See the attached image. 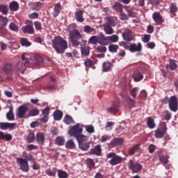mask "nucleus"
Wrapping results in <instances>:
<instances>
[{"label": "nucleus", "instance_id": "nucleus-43", "mask_svg": "<svg viewBox=\"0 0 178 178\" xmlns=\"http://www.w3.org/2000/svg\"><path fill=\"white\" fill-rule=\"evenodd\" d=\"M118 49H119V46L118 44H110L108 46V51H110L113 54H116Z\"/></svg>", "mask_w": 178, "mask_h": 178}, {"label": "nucleus", "instance_id": "nucleus-36", "mask_svg": "<svg viewBox=\"0 0 178 178\" xmlns=\"http://www.w3.org/2000/svg\"><path fill=\"white\" fill-rule=\"evenodd\" d=\"M89 44H92L93 45H97L99 44V38L97 35L91 36L88 40Z\"/></svg>", "mask_w": 178, "mask_h": 178}, {"label": "nucleus", "instance_id": "nucleus-17", "mask_svg": "<svg viewBox=\"0 0 178 178\" xmlns=\"http://www.w3.org/2000/svg\"><path fill=\"white\" fill-rule=\"evenodd\" d=\"M34 59L35 60L34 63L35 67H40L44 63V58L38 54L34 56Z\"/></svg>", "mask_w": 178, "mask_h": 178}, {"label": "nucleus", "instance_id": "nucleus-52", "mask_svg": "<svg viewBox=\"0 0 178 178\" xmlns=\"http://www.w3.org/2000/svg\"><path fill=\"white\" fill-rule=\"evenodd\" d=\"M118 41H119V36H118L117 35L108 36V44L110 42H118Z\"/></svg>", "mask_w": 178, "mask_h": 178}, {"label": "nucleus", "instance_id": "nucleus-59", "mask_svg": "<svg viewBox=\"0 0 178 178\" xmlns=\"http://www.w3.org/2000/svg\"><path fill=\"white\" fill-rule=\"evenodd\" d=\"M138 91V88H134L131 90L130 94H131V97H133V98H136V97H137Z\"/></svg>", "mask_w": 178, "mask_h": 178}, {"label": "nucleus", "instance_id": "nucleus-50", "mask_svg": "<svg viewBox=\"0 0 178 178\" xmlns=\"http://www.w3.org/2000/svg\"><path fill=\"white\" fill-rule=\"evenodd\" d=\"M83 31L87 34H90V33L95 31V29L91 27L90 26L86 25L83 27Z\"/></svg>", "mask_w": 178, "mask_h": 178}, {"label": "nucleus", "instance_id": "nucleus-35", "mask_svg": "<svg viewBox=\"0 0 178 178\" xmlns=\"http://www.w3.org/2000/svg\"><path fill=\"white\" fill-rule=\"evenodd\" d=\"M113 10H115V12H120V13H122V12H123V6L120 4V3L116 2L113 5Z\"/></svg>", "mask_w": 178, "mask_h": 178}, {"label": "nucleus", "instance_id": "nucleus-23", "mask_svg": "<svg viewBox=\"0 0 178 178\" xmlns=\"http://www.w3.org/2000/svg\"><path fill=\"white\" fill-rule=\"evenodd\" d=\"M8 23H9V19L0 15V30H3L8 26Z\"/></svg>", "mask_w": 178, "mask_h": 178}, {"label": "nucleus", "instance_id": "nucleus-3", "mask_svg": "<svg viewBox=\"0 0 178 178\" xmlns=\"http://www.w3.org/2000/svg\"><path fill=\"white\" fill-rule=\"evenodd\" d=\"M168 102L169 108L172 112H176L178 111V100L176 96H172L170 99L168 97L163 98L161 101V105H166Z\"/></svg>", "mask_w": 178, "mask_h": 178}, {"label": "nucleus", "instance_id": "nucleus-5", "mask_svg": "<svg viewBox=\"0 0 178 178\" xmlns=\"http://www.w3.org/2000/svg\"><path fill=\"white\" fill-rule=\"evenodd\" d=\"M107 158H111V159L108 161L110 165L112 166H116V165H119V163H122V161H123V158L122 156L116 154V153L111 152L107 154Z\"/></svg>", "mask_w": 178, "mask_h": 178}, {"label": "nucleus", "instance_id": "nucleus-22", "mask_svg": "<svg viewBox=\"0 0 178 178\" xmlns=\"http://www.w3.org/2000/svg\"><path fill=\"white\" fill-rule=\"evenodd\" d=\"M166 69H170V70L175 71L177 69V64L176 61L172 58L169 60V64L166 65Z\"/></svg>", "mask_w": 178, "mask_h": 178}, {"label": "nucleus", "instance_id": "nucleus-53", "mask_svg": "<svg viewBox=\"0 0 178 178\" xmlns=\"http://www.w3.org/2000/svg\"><path fill=\"white\" fill-rule=\"evenodd\" d=\"M35 140V135H34V133L31 132L28 136H27V141L28 143H34V140Z\"/></svg>", "mask_w": 178, "mask_h": 178}, {"label": "nucleus", "instance_id": "nucleus-26", "mask_svg": "<svg viewBox=\"0 0 178 178\" xmlns=\"http://www.w3.org/2000/svg\"><path fill=\"white\" fill-rule=\"evenodd\" d=\"M106 22H108V24L115 27L118 24V18L115 17H106Z\"/></svg>", "mask_w": 178, "mask_h": 178}, {"label": "nucleus", "instance_id": "nucleus-55", "mask_svg": "<svg viewBox=\"0 0 178 178\" xmlns=\"http://www.w3.org/2000/svg\"><path fill=\"white\" fill-rule=\"evenodd\" d=\"M86 163H87L88 168H90V169H91V168H94V166H95V163L94 162V159H88L86 160Z\"/></svg>", "mask_w": 178, "mask_h": 178}, {"label": "nucleus", "instance_id": "nucleus-12", "mask_svg": "<svg viewBox=\"0 0 178 178\" xmlns=\"http://www.w3.org/2000/svg\"><path fill=\"white\" fill-rule=\"evenodd\" d=\"M165 134H166V125L156 129L154 136L156 138H162Z\"/></svg>", "mask_w": 178, "mask_h": 178}, {"label": "nucleus", "instance_id": "nucleus-9", "mask_svg": "<svg viewBox=\"0 0 178 178\" xmlns=\"http://www.w3.org/2000/svg\"><path fill=\"white\" fill-rule=\"evenodd\" d=\"M129 168L132 171L133 173H138L141 169H143V165L138 163H134L133 160H129Z\"/></svg>", "mask_w": 178, "mask_h": 178}, {"label": "nucleus", "instance_id": "nucleus-29", "mask_svg": "<svg viewBox=\"0 0 178 178\" xmlns=\"http://www.w3.org/2000/svg\"><path fill=\"white\" fill-rule=\"evenodd\" d=\"M170 13L172 15V16H176V12L178 10L177 4L176 3H172L170 4Z\"/></svg>", "mask_w": 178, "mask_h": 178}, {"label": "nucleus", "instance_id": "nucleus-54", "mask_svg": "<svg viewBox=\"0 0 178 178\" xmlns=\"http://www.w3.org/2000/svg\"><path fill=\"white\" fill-rule=\"evenodd\" d=\"M20 42L22 47H30L31 45V43L27 40V38H22Z\"/></svg>", "mask_w": 178, "mask_h": 178}, {"label": "nucleus", "instance_id": "nucleus-30", "mask_svg": "<svg viewBox=\"0 0 178 178\" xmlns=\"http://www.w3.org/2000/svg\"><path fill=\"white\" fill-rule=\"evenodd\" d=\"M10 10L13 12H17L19 10V3L17 1H12L9 5Z\"/></svg>", "mask_w": 178, "mask_h": 178}, {"label": "nucleus", "instance_id": "nucleus-16", "mask_svg": "<svg viewBox=\"0 0 178 178\" xmlns=\"http://www.w3.org/2000/svg\"><path fill=\"white\" fill-rule=\"evenodd\" d=\"M15 126H16V124L15 123L0 122V129L1 130H8V129L13 130V129H15Z\"/></svg>", "mask_w": 178, "mask_h": 178}, {"label": "nucleus", "instance_id": "nucleus-51", "mask_svg": "<svg viewBox=\"0 0 178 178\" xmlns=\"http://www.w3.org/2000/svg\"><path fill=\"white\" fill-rule=\"evenodd\" d=\"M65 147L68 149H74V148L75 147L74 142L72 140H70L67 141V143L65 144Z\"/></svg>", "mask_w": 178, "mask_h": 178}, {"label": "nucleus", "instance_id": "nucleus-7", "mask_svg": "<svg viewBox=\"0 0 178 178\" xmlns=\"http://www.w3.org/2000/svg\"><path fill=\"white\" fill-rule=\"evenodd\" d=\"M79 143V148L82 151H88L90 149V142H88V137L81 138V140H77Z\"/></svg>", "mask_w": 178, "mask_h": 178}, {"label": "nucleus", "instance_id": "nucleus-21", "mask_svg": "<svg viewBox=\"0 0 178 178\" xmlns=\"http://www.w3.org/2000/svg\"><path fill=\"white\" fill-rule=\"evenodd\" d=\"M36 140L40 145H44V143L45 141V136H44V134L38 132L36 134Z\"/></svg>", "mask_w": 178, "mask_h": 178}, {"label": "nucleus", "instance_id": "nucleus-1", "mask_svg": "<svg viewBox=\"0 0 178 178\" xmlns=\"http://www.w3.org/2000/svg\"><path fill=\"white\" fill-rule=\"evenodd\" d=\"M52 47L57 54H63L67 49V42L60 36H56L52 41Z\"/></svg>", "mask_w": 178, "mask_h": 178}, {"label": "nucleus", "instance_id": "nucleus-2", "mask_svg": "<svg viewBox=\"0 0 178 178\" xmlns=\"http://www.w3.org/2000/svg\"><path fill=\"white\" fill-rule=\"evenodd\" d=\"M68 134L71 137H75L77 141L81 138H86V136L83 135V125H80V124H76L71 127L68 131Z\"/></svg>", "mask_w": 178, "mask_h": 178}, {"label": "nucleus", "instance_id": "nucleus-61", "mask_svg": "<svg viewBox=\"0 0 178 178\" xmlns=\"http://www.w3.org/2000/svg\"><path fill=\"white\" fill-rule=\"evenodd\" d=\"M34 24H35V28L37 30H42V24H41V22H40L38 21V22H35Z\"/></svg>", "mask_w": 178, "mask_h": 178}, {"label": "nucleus", "instance_id": "nucleus-31", "mask_svg": "<svg viewBox=\"0 0 178 178\" xmlns=\"http://www.w3.org/2000/svg\"><path fill=\"white\" fill-rule=\"evenodd\" d=\"M63 118V113L60 110H56L54 113V120H60Z\"/></svg>", "mask_w": 178, "mask_h": 178}, {"label": "nucleus", "instance_id": "nucleus-33", "mask_svg": "<svg viewBox=\"0 0 178 178\" xmlns=\"http://www.w3.org/2000/svg\"><path fill=\"white\" fill-rule=\"evenodd\" d=\"M144 76H143V74H141V72L140 71L137 70L134 72V80L136 81H141Z\"/></svg>", "mask_w": 178, "mask_h": 178}, {"label": "nucleus", "instance_id": "nucleus-6", "mask_svg": "<svg viewBox=\"0 0 178 178\" xmlns=\"http://www.w3.org/2000/svg\"><path fill=\"white\" fill-rule=\"evenodd\" d=\"M123 48H124L126 50L129 49V51L132 53L141 52V51H143V46L140 42L138 43V45L136 43L129 45V42H127Z\"/></svg>", "mask_w": 178, "mask_h": 178}, {"label": "nucleus", "instance_id": "nucleus-15", "mask_svg": "<svg viewBox=\"0 0 178 178\" xmlns=\"http://www.w3.org/2000/svg\"><path fill=\"white\" fill-rule=\"evenodd\" d=\"M152 19L156 24H162L163 23V17L160 13L156 12L152 14Z\"/></svg>", "mask_w": 178, "mask_h": 178}, {"label": "nucleus", "instance_id": "nucleus-4", "mask_svg": "<svg viewBox=\"0 0 178 178\" xmlns=\"http://www.w3.org/2000/svg\"><path fill=\"white\" fill-rule=\"evenodd\" d=\"M70 38L72 42V47H79L80 45V42L79 40L83 38V35L80 34V32L77 29H73L70 32Z\"/></svg>", "mask_w": 178, "mask_h": 178}, {"label": "nucleus", "instance_id": "nucleus-56", "mask_svg": "<svg viewBox=\"0 0 178 178\" xmlns=\"http://www.w3.org/2000/svg\"><path fill=\"white\" fill-rule=\"evenodd\" d=\"M9 29L10 30H12V31H19V27L13 22H11L9 24Z\"/></svg>", "mask_w": 178, "mask_h": 178}, {"label": "nucleus", "instance_id": "nucleus-47", "mask_svg": "<svg viewBox=\"0 0 178 178\" xmlns=\"http://www.w3.org/2000/svg\"><path fill=\"white\" fill-rule=\"evenodd\" d=\"M6 118L8 120L12 121L15 120V114L13 113V109L10 108L9 112L6 114Z\"/></svg>", "mask_w": 178, "mask_h": 178}, {"label": "nucleus", "instance_id": "nucleus-42", "mask_svg": "<svg viewBox=\"0 0 178 178\" xmlns=\"http://www.w3.org/2000/svg\"><path fill=\"white\" fill-rule=\"evenodd\" d=\"M168 159H169V156L168 155H161L159 156L160 162H162V163H164V165L169 163Z\"/></svg>", "mask_w": 178, "mask_h": 178}, {"label": "nucleus", "instance_id": "nucleus-60", "mask_svg": "<svg viewBox=\"0 0 178 178\" xmlns=\"http://www.w3.org/2000/svg\"><path fill=\"white\" fill-rule=\"evenodd\" d=\"M49 107H46L44 109L42 110V113L44 116H49V111H50Z\"/></svg>", "mask_w": 178, "mask_h": 178}, {"label": "nucleus", "instance_id": "nucleus-28", "mask_svg": "<svg viewBox=\"0 0 178 178\" xmlns=\"http://www.w3.org/2000/svg\"><path fill=\"white\" fill-rule=\"evenodd\" d=\"M13 137L10 134H5V133L0 131V140H5V141H11Z\"/></svg>", "mask_w": 178, "mask_h": 178}, {"label": "nucleus", "instance_id": "nucleus-20", "mask_svg": "<svg viewBox=\"0 0 178 178\" xmlns=\"http://www.w3.org/2000/svg\"><path fill=\"white\" fill-rule=\"evenodd\" d=\"M99 44L100 45H108L109 44L108 36H105V35H100L99 36Z\"/></svg>", "mask_w": 178, "mask_h": 178}, {"label": "nucleus", "instance_id": "nucleus-10", "mask_svg": "<svg viewBox=\"0 0 178 178\" xmlns=\"http://www.w3.org/2000/svg\"><path fill=\"white\" fill-rule=\"evenodd\" d=\"M17 162L20 164V170H22V172H29L30 170L29 161H27V160L22 158H17Z\"/></svg>", "mask_w": 178, "mask_h": 178}, {"label": "nucleus", "instance_id": "nucleus-57", "mask_svg": "<svg viewBox=\"0 0 178 178\" xmlns=\"http://www.w3.org/2000/svg\"><path fill=\"white\" fill-rule=\"evenodd\" d=\"M115 124V122H108L106 124L105 129L107 130V131H111L112 130V126Z\"/></svg>", "mask_w": 178, "mask_h": 178}, {"label": "nucleus", "instance_id": "nucleus-34", "mask_svg": "<svg viewBox=\"0 0 178 178\" xmlns=\"http://www.w3.org/2000/svg\"><path fill=\"white\" fill-rule=\"evenodd\" d=\"M38 115H40V110H38V108H33L32 110L29 111L27 114V118L38 116Z\"/></svg>", "mask_w": 178, "mask_h": 178}, {"label": "nucleus", "instance_id": "nucleus-37", "mask_svg": "<svg viewBox=\"0 0 178 178\" xmlns=\"http://www.w3.org/2000/svg\"><path fill=\"white\" fill-rule=\"evenodd\" d=\"M112 63L110 62H104L103 63V72H111L112 70Z\"/></svg>", "mask_w": 178, "mask_h": 178}, {"label": "nucleus", "instance_id": "nucleus-8", "mask_svg": "<svg viewBox=\"0 0 178 178\" xmlns=\"http://www.w3.org/2000/svg\"><path fill=\"white\" fill-rule=\"evenodd\" d=\"M29 107L24 105L19 106L18 107V113L17 114V118H19V119H27V115L26 116V113L29 112Z\"/></svg>", "mask_w": 178, "mask_h": 178}, {"label": "nucleus", "instance_id": "nucleus-49", "mask_svg": "<svg viewBox=\"0 0 178 178\" xmlns=\"http://www.w3.org/2000/svg\"><path fill=\"white\" fill-rule=\"evenodd\" d=\"M147 124L149 129H155V122L152 118L147 119Z\"/></svg>", "mask_w": 178, "mask_h": 178}, {"label": "nucleus", "instance_id": "nucleus-25", "mask_svg": "<svg viewBox=\"0 0 178 178\" xmlns=\"http://www.w3.org/2000/svg\"><path fill=\"white\" fill-rule=\"evenodd\" d=\"M119 111V103H113V105L108 108V113H116Z\"/></svg>", "mask_w": 178, "mask_h": 178}, {"label": "nucleus", "instance_id": "nucleus-19", "mask_svg": "<svg viewBox=\"0 0 178 178\" xmlns=\"http://www.w3.org/2000/svg\"><path fill=\"white\" fill-rule=\"evenodd\" d=\"M22 30L25 34H34V27L33 26V24L26 25L22 27Z\"/></svg>", "mask_w": 178, "mask_h": 178}, {"label": "nucleus", "instance_id": "nucleus-38", "mask_svg": "<svg viewBox=\"0 0 178 178\" xmlns=\"http://www.w3.org/2000/svg\"><path fill=\"white\" fill-rule=\"evenodd\" d=\"M59 13H60V3H58L55 5L54 9V17H57V16L59 15Z\"/></svg>", "mask_w": 178, "mask_h": 178}, {"label": "nucleus", "instance_id": "nucleus-64", "mask_svg": "<svg viewBox=\"0 0 178 178\" xmlns=\"http://www.w3.org/2000/svg\"><path fill=\"white\" fill-rule=\"evenodd\" d=\"M98 52H106V47L105 46H99L97 48Z\"/></svg>", "mask_w": 178, "mask_h": 178}, {"label": "nucleus", "instance_id": "nucleus-18", "mask_svg": "<svg viewBox=\"0 0 178 178\" xmlns=\"http://www.w3.org/2000/svg\"><path fill=\"white\" fill-rule=\"evenodd\" d=\"M84 14V11L80 10L75 13V20L78 22V23H83L84 22V17L83 15Z\"/></svg>", "mask_w": 178, "mask_h": 178}, {"label": "nucleus", "instance_id": "nucleus-27", "mask_svg": "<svg viewBox=\"0 0 178 178\" xmlns=\"http://www.w3.org/2000/svg\"><path fill=\"white\" fill-rule=\"evenodd\" d=\"M17 69L18 72H19V73H22V74H23V73L26 72V63L19 62L17 64Z\"/></svg>", "mask_w": 178, "mask_h": 178}, {"label": "nucleus", "instance_id": "nucleus-11", "mask_svg": "<svg viewBox=\"0 0 178 178\" xmlns=\"http://www.w3.org/2000/svg\"><path fill=\"white\" fill-rule=\"evenodd\" d=\"M121 97H122V98H127V104L129 109H132V108L136 106V101L129 97H127V92L124 91L122 93H121Z\"/></svg>", "mask_w": 178, "mask_h": 178}, {"label": "nucleus", "instance_id": "nucleus-63", "mask_svg": "<svg viewBox=\"0 0 178 178\" xmlns=\"http://www.w3.org/2000/svg\"><path fill=\"white\" fill-rule=\"evenodd\" d=\"M127 12L128 13L129 17H136V13L133 11V10L129 9L127 10Z\"/></svg>", "mask_w": 178, "mask_h": 178}, {"label": "nucleus", "instance_id": "nucleus-48", "mask_svg": "<svg viewBox=\"0 0 178 178\" xmlns=\"http://www.w3.org/2000/svg\"><path fill=\"white\" fill-rule=\"evenodd\" d=\"M0 12H1L3 15H8V12H9L8 6L0 4Z\"/></svg>", "mask_w": 178, "mask_h": 178}, {"label": "nucleus", "instance_id": "nucleus-46", "mask_svg": "<svg viewBox=\"0 0 178 178\" xmlns=\"http://www.w3.org/2000/svg\"><path fill=\"white\" fill-rule=\"evenodd\" d=\"M56 144L59 147L65 145V138L62 136H58L56 138Z\"/></svg>", "mask_w": 178, "mask_h": 178}, {"label": "nucleus", "instance_id": "nucleus-40", "mask_svg": "<svg viewBox=\"0 0 178 178\" xmlns=\"http://www.w3.org/2000/svg\"><path fill=\"white\" fill-rule=\"evenodd\" d=\"M104 27V31L106 34H108V35L113 34V29H112V26H111L109 24H105Z\"/></svg>", "mask_w": 178, "mask_h": 178}, {"label": "nucleus", "instance_id": "nucleus-13", "mask_svg": "<svg viewBox=\"0 0 178 178\" xmlns=\"http://www.w3.org/2000/svg\"><path fill=\"white\" fill-rule=\"evenodd\" d=\"M123 143H124V139L122 138H114L110 143V147L115 148V147L122 145Z\"/></svg>", "mask_w": 178, "mask_h": 178}, {"label": "nucleus", "instance_id": "nucleus-62", "mask_svg": "<svg viewBox=\"0 0 178 178\" xmlns=\"http://www.w3.org/2000/svg\"><path fill=\"white\" fill-rule=\"evenodd\" d=\"M149 2L152 6H158L161 3V0H149Z\"/></svg>", "mask_w": 178, "mask_h": 178}, {"label": "nucleus", "instance_id": "nucleus-44", "mask_svg": "<svg viewBox=\"0 0 178 178\" xmlns=\"http://www.w3.org/2000/svg\"><path fill=\"white\" fill-rule=\"evenodd\" d=\"M81 54L83 56H88L90 55V48L88 47H83L81 48Z\"/></svg>", "mask_w": 178, "mask_h": 178}, {"label": "nucleus", "instance_id": "nucleus-39", "mask_svg": "<svg viewBox=\"0 0 178 178\" xmlns=\"http://www.w3.org/2000/svg\"><path fill=\"white\" fill-rule=\"evenodd\" d=\"M3 72L6 74H10L12 73L13 70H12V65L10 64H6L3 67Z\"/></svg>", "mask_w": 178, "mask_h": 178}, {"label": "nucleus", "instance_id": "nucleus-58", "mask_svg": "<svg viewBox=\"0 0 178 178\" xmlns=\"http://www.w3.org/2000/svg\"><path fill=\"white\" fill-rule=\"evenodd\" d=\"M86 131L89 133L90 134L92 133H95V129H94V126L92 125H89L86 127Z\"/></svg>", "mask_w": 178, "mask_h": 178}, {"label": "nucleus", "instance_id": "nucleus-41", "mask_svg": "<svg viewBox=\"0 0 178 178\" xmlns=\"http://www.w3.org/2000/svg\"><path fill=\"white\" fill-rule=\"evenodd\" d=\"M63 122H65L66 124H72V123H74V120H73L72 116L66 115L63 119Z\"/></svg>", "mask_w": 178, "mask_h": 178}, {"label": "nucleus", "instance_id": "nucleus-45", "mask_svg": "<svg viewBox=\"0 0 178 178\" xmlns=\"http://www.w3.org/2000/svg\"><path fill=\"white\" fill-rule=\"evenodd\" d=\"M58 177L59 178H67L69 177V175L66 172V171H63L62 170H58Z\"/></svg>", "mask_w": 178, "mask_h": 178}, {"label": "nucleus", "instance_id": "nucleus-24", "mask_svg": "<svg viewBox=\"0 0 178 178\" xmlns=\"http://www.w3.org/2000/svg\"><path fill=\"white\" fill-rule=\"evenodd\" d=\"M101 152H102V150L101 149L100 145L95 146L93 149H91L90 151V154L91 155L99 156V155H101Z\"/></svg>", "mask_w": 178, "mask_h": 178}, {"label": "nucleus", "instance_id": "nucleus-32", "mask_svg": "<svg viewBox=\"0 0 178 178\" xmlns=\"http://www.w3.org/2000/svg\"><path fill=\"white\" fill-rule=\"evenodd\" d=\"M140 148V144L134 145L132 147L128 149L129 155H134L136 154V151H138Z\"/></svg>", "mask_w": 178, "mask_h": 178}, {"label": "nucleus", "instance_id": "nucleus-14", "mask_svg": "<svg viewBox=\"0 0 178 178\" xmlns=\"http://www.w3.org/2000/svg\"><path fill=\"white\" fill-rule=\"evenodd\" d=\"M122 38L124 41H133L134 40V35H133V32L130 30H126L122 33Z\"/></svg>", "mask_w": 178, "mask_h": 178}]
</instances>
